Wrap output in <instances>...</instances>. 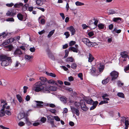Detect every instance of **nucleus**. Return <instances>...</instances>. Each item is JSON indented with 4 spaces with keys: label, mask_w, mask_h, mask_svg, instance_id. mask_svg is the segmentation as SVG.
I'll return each mask as SVG.
<instances>
[{
    "label": "nucleus",
    "mask_w": 129,
    "mask_h": 129,
    "mask_svg": "<svg viewBox=\"0 0 129 129\" xmlns=\"http://www.w3.org/2000/svg\"><path fill=\"white\" fill-rule=\"evenodd\" d=\"M44 83L39 81L35 83L33 86V89L36 92H42L47 93H49V87L47 86L44 87Z\"/></svg>",
    "instance_id": "nucleus-1"
},
{
    "label": "nucleus",
    "mask_w": 129,
    "mask_h": 129,
    "mask_svg": "<svg viewBox=\"0 0 129 129\" xmlns=\"http://www.w3.org/2000/svg\"><path fill=\"white\" fill-rule=\"evenodd\" d=\"M5 108H2L0 110V117H2L5 115V114L8 115H10L11 113L10 111L8 110H6L5 111Z\"/></svg>",
    "instance_id": "nucleus-2"
},
{
    "label": "nucleus",
    "mask_w": 129,
    "mask_h": 129,
    "mask_svg": "<svg viewBox=\"0 0 129 129\" xmlns=\"http://www.w3.org/2000/svg\"><path fill=\"white\" fill-rule=\"evenodd\" d=\"M112 80L113 81L116 79L119 75L118 72L115 71H113L110 73Z\"/></svg>",
    "instance_id": "nucleus-3"
},
{
    "label": "nucleus",
    "mask_w": 129,
    "mask_h": 129,
    "mask_svg": "<svg viewBox=\"0 0 129 129\" xmlns=\"http://www.w3.org/2000/svg\"><path fill=\"white\" fill-rule=\"evenodd\" d=\"M71 112L73 114H76L77 116H79L80 114V112L79 110V108H76L74 107L70 106Z\"/></svg>",
    "instance_id": "nucleus-4"
},
{
    "label": "nucleus",
    "mask_w": 129,
    "mask_h": 129,
    "mask_svg": "<svg viewBox=\"0 0 129 129\" xmlns=\"http://www.w3.org/2000/svg\"><path fill=\"white\" fill-rule=\"evenodd\" d=\"M0 60L2 62L8 60L10 63L12 62V60L10 57H8L4 55H1L0 56Z\"/></svg>",
    "instance_id": "nucleus-5"
},
{
    "label": "nucleus",
    "mask_w": 129,
    "mask_h": 129,
    "mask_svg": "<svg viewBox=\"0 0 129 129\" xmlns=\"http://www.w3.org/2000/svg\"><path fill=\"white\" fill-rule=\"evenodd\" d=\"M47 120L50 122L52 127H56L54 125L53 117L51 115H50L47 117Z\"/></svg>",
    "instance_id": "nucleus-6"
},
{
    "label": "nucleus",
    "mask_w": 129,
    "mask_h": 129,
    "mask_svg": "<svg viewBox=\"0 0 129 129\" xmlns=\"http://www.w3.org/2000/svg\"><path fill=\"white\" fill-rule=\"evenodd\" d=\"M80 103L81 104V106L82 109L84 111H87L88 110V108L85 105L84 101L83 100H81Z\"/></svg>",
    "instance_id": "nucleus-7"
},
{
    "label": "nucleus",
    "mask_w": 129,
    "mask_h": 129,
    "mask_svg": "<svg viewBox=\"0 0 129 129\" xmlns=\"http://www.w3.org/2000/svg\"><path fill=\"white\" fill-rule=\"evenodd\" d=\"M35 102L37 103V104L36 103H34V104H35L36 106H34L33 105V106L34 107H37L38 108H41L43 107V105H42L41 104L43 103V102L42 101H36Z\"/></svg>",
    "instance_id": "nucleus-8"
},
{
    "label": "nucleus",
    "mask_w": 129,
    "mask_h": 129,
    "mask_svg": "<svg viewBox=\"0 0 129 129\" xmlns=\"http://www.w3.org/2000/svg\"><path fill=\"white\" fill-rule=\"evenodd\" d=\"M82 41L88 46H90L92 45V42H90L88 38H84L82 39Z\"/></svg>",
    "instance_id": "nucleus-9"
},
{
    "label": "nucleus",
    "mask_w": 129,
    "mask_h": 129,
    "mask_svg": "<svg viewBox=\"0 0 129 129\" xmlns=\"http://www.w3.org/2000/svg\"><path fill=\"white\" fill-rule=\"evenodd\" d=\"M22 53V52L20 49L17 48L15 51L14 54L15 56H17L21 55Z\"/></svg>",
    "instance_id": "nucleus-10"
},
{
    "label": "nucleus",
    "mask_w": 129,
    "mask_h": 129,
    "mask_svg": "<svg viewBox=\"0 0 129 129\" xmlns=\"http://www.w3.org/2000/svg\"><path fill=\"white\" fill-rule=\"evenodd\" d=\"M75 47H70L69 48V49L70 50L74 52L77 53L79 51L78 49V45H75Z\"/></svg>",
    "instance_id": "nucleus-11"
},
{
    "label": "nucleus",
    "mask_w": 129,
    "mask_h": 129,
    "mask_svg": "<svg viewBox=\"0 0 129 129\" xmlns=\"http://www.w3.org/2000/svg\"><path fill=\"white\" fill-rule=\"evenodd\" d=\"M15 14V11L12 9L9 10L6 13V15L7 16H11Z\"/></svg>",
    "instance_id": "nucleus-12"
},
{
    "label": "nucleus",
    "mask_w": 129,
    "mask_h": 129,
    "mask_svg": "<svg viewBox=\"0 0 129 129\" xmlns=\"http://www.w3.org/2000/svg\"><path fill=\"white\" fill-rule=\"evenodd\" d=\"M67 29L69 30L71 32L72 35H73L75 34L76 30L72 26L68 27Z\"/></svg>",
    "instance_id": "nucleus-13"
},
{
    "label": "nucleus",
    "mask_w": 129,
    "mask_h": 129,
    "mask_svg": "<svg viewBox=\"0 0 129 129\" xmlns=\"http://www.w3.org/2000/svg\"><path fill=\"white\" fill-rule=\"evenodd\" d=\"M122 119L125 121V129H127L129 125V121L126 119V117H122Z\"/></svg>",
    "instance_id": "nucleus-14"
},
{
    "label": "nucleus",
    "mask_w": 129,
    "mask_h": 129,
    "mask_svg": "<svg viewBox=\"0 0 129 129\" xmlns=\"http://www.w3.org/2000/svg\"><path fill=\"white\" fill-rule=\"evenodd\" d=\"M26 16L25 17V19H24V20L23 19V15H22L20 13H18L17 16V18H18V19L20 20L21 21H25L26 20V19L27 18H26L27 17V15L26 14Z\"/></svg>",
    "instance_id": "nucleus-15"
},
{
    "label": "nucleus",
    "mask_w": 129,
    "mask_h": 129,
    "mask_svg": "<svg viewBox=\"0 0 129 129\" xmlns=\"http://www.w3.org/2000/svg\"><path fill=\"white\" fill-rule=\"evenodd\" d=\"M98 66L99 72H102L104 68V64L101 63H99Z\"/></svg>",
    "instance_id": "nucleus-16"
},
{
    "label": "nucleus",
    "mask_w": 129,
    "mask_h": 129,
    "mask_svg": "<svg viewBox=\"0 0 129 129\" xmlns=\"http://www.w3.org/2000/svg\"><path fill=\"white\" fill-rule=\"evenodd\" d=\"M25 59L27 61H30L33 58V57L32 55H25Z\"/></svg>",
    "instance_id": "nucleus-17"
},
{
    "label": "nucleus",
    "mask_w": 129,
    "mask_h": 129,
    "mask_svg": "<svg viewBox=\"0 0 129 129\" xmlns=\"http://www.w3.org/2000/svg\"><path fill=\"white\" fill-rule=\"evenodd\" d=\"M5 50L7 51H11L13 48V46L11 45H8L5 46Z\"/></svg>",
    "instance_id": "nucleus-18"
},
{
    "label": "nucleus",
    "mask_w": 129,
    "mask_h": 129,
    "mask_svg": "<svg viewBox=\"0 0 129 129\" xmlns=\"http://www.w3.org/2000/svg\"><path fill=\"white\" fill-rule=\"evenodd\" d=\"M1 106L3 105L2 108H5V106L7 105L8 104L6 101L3 100H1Z\"/></svg>",
    "instance_id": "nucleus-19"
},
{
    "label": "nucleus",
    "mask_w": 129,
    "mask_h": 129,
    "mask_svg": "<svg viewBox=\"0 0 129 129\" xmlns=\"http://www.w3.org/2000/svg\"><path fill=\"white\" fill-rule=\"evenodd\" d=\"M9 63H10V62H9L8 60H7L2 62L1 64L2 66L5 67L9 65Z\"/></svg>",
    "instance_id": "nucleus-20"
},
{
    "label": "nucleus",
    "mask_w": 129,
    "mask_h": 129,
    "mask_svg": "<svg viewBox=\"0 0 129 129\" xmlns=\"http://www.w3.org/2000/svg\"><path fill=\"white\" fill-rule=\"evenodd\" d=\"M85 101L87 104L91 105L93 103V101L91 98L87 99L85 100Z\"/></svg>",
    "instance_id": "nucleus-21"
},
{
    "label": "nucleus",
    "mask_w": 129,
    "mask_h": 129,
    "mask_svg": "<svg viewBox=\"0 0 129 129\" xmlns=\"http://www.w3.org/2000/svg\"><path fill=\"white\" fill-rule=\"evenodd\" d=\"M88 61L89 62H91L94 60V58L92 55L90 53L89 54Z\"/></svg>",
    "instance_id": "nucleus-22"
},
{
    "label": "nucleus",
    "mask_w": 129,
    "mask_h": 129,
    "mask_svg": "<svg viewBox=\"0 0 129 129\" xmlns=\"http://www.w3.org/2000/svg\"><path fill=\"white\" fill-rule=\"evenodd\" d=\"M98 104V102L97 101L94 102L92 104V106L90 108V110H92L95 108Z\"/></svg>",
    "instance_id": "nucleus-23"
},
{
    "label": "nucleus",
    "mask_w": 129,
    "mask_h": 129,
    "mask_svg": "<svg viewBox=\"0 0 129 129\" xmlns=\"http://www.w3.org/2000/svg\"><path fill=\"white\" fill-rule=\"evenodd\" d=\"M25 116L24 113H21L18 114V118L19 120L24 118Z\"/></svg>",
    "instance_id": "nucleus-24"
},
{
    "label": "nucleus",
    "mask_w": 129,
    "mask_h": 129,
    "mask_svg": "<svg viewBox=\"0 0 129 129\" xmlns=\"http://www.w3.org/2000/svg\"><path fill=\"white\" fill-rule=\"evenodd\" d=\"M40 80H41V82H43L44 83V84H46L45 82L47 81V79L45 77H40Z\"/></svg>",
    "instance_id": "nucleus-25"
},
{
    "label": "nucleus",
    "mask_w": 129,
    "mask_h": 129,
    "mask_svg": "<svg viewBox=\"0 0 129 129\" xmlns=\"http://www.w3.org/2000/svg\"><path fill=\"white\" fill-rule=\"evenodd\" d=\"M10 42V40H7L5 41L1 45V46H4L8 44Z\"/></svg>",
    "instance_id": "nucleus-26"
},
{
    "label": "nucleus",
    "mask_w": 129,
    "mask_h": 129,
    "mask_svg": "<svg viewBox=\"0 0 129 129\" xmlns=\"http://www.w3.org/2000/svg\"><path fill=\"white\" fill-rule=\"evenodd\" d=\"M49 92H50V90H51L52 91H55L56 90L57 88L56 87L54 86H50V87H49Z\"/></svg>",
    "instance_id": "nucleus-27"
},
{
    "label": "nucleus",
    "mask_w": 129,
    "mask_h": 129,
    "mask_svg": "<svg viewBox=\"0 0 129 129\" xmlns=\"http://www.w3.org/2000/svg\"><path fill=\"white\" fill-rule=\"evenodd\" d=\"M121 55L122 58H127L128 57L127 55L124 52H122L121 53Z\"/></svg>",
    "instance_id": "nucleus-28"
},
{
    "label": "nucleus",
    "mask_w": 129,
    "mask_h": 129,
    "mask_svg": "<svg viewBox=\"0 0 129 129\" xmlns=\"http://www.w3.org/2000/svg\"><path fill=\"white\" fill-rule=\"evenodd\" d=\"M74 59L72 57H70L67 58L66 61L67 62H72L74 61Z\"/></svg>",
    "instance_id": "nucleus-29"
},
{
    "label": "nucleus",
    "mask_w": 129,
    "mask_h": 129,
    "mask_svg": "<svg viewBox=\"0 0 129 129\" xmlns=\"http://www.w3.org/2000/svg\"><path fill=\"white\" fill-rule=\"evenodd\" d=\"M121 30L120 29L117 30L116 28H115L112 31V32L114 34L115 33H119L121 32Z\"/></svg>",
    "instance_id": "nucleus-30"
},
{
    "label": "nucleus",
    "mask_w": 129,
    "mask_h": 129,
    "mask_svg": "<svg viewBox=\"0 0 129 129\" xmlns=\"http://www.w3.org/2000/svg\"><path fill=\"white\" fill-rule=\"evenodd\" d=\"M36 3L37 4L41 5L43 4V0H36Z\"/></svg>",
    "instance_id": "nucleus-31"
},
{
    "label": "nucleus",
    "mask_w": 129,
    "mask_h": 129,
    "mask_svg": "<svg viewBox=\"0 0 129 129\" xmlns=\"http://www.w3.org/2000/svg\"><path fill=\"white\" fill-rule=\"evenodd\" d=\"M46 74L48 76H50L53 77H56V75L54 73H49L47 72H46Z\"/></svg>",
    "instance_id": "nucleus-32"
},
{
    "label": "nucleus",
    "mask_w": 129,
    "mask_h": 129,
    "mask_svg": "<svg viewBox=\"0 0 129 129\" xmlns=\"http://www.w3.org/2000/svg\"><path fill=\"white\" fill-rule=\"evenodd\" d=\"M16 97L19 102L21 103L22 102V99L20 95L19 94H17L16 95Z\"/></svg>",
    "instance_id": "nucleus-33"
},
{
    "label": "nucleus",
    "mask_w": 129,
    "mask_h": 129,
    "mask_svg": "<svg viewBox=\"0 0 129 129\" xmlns=\"http://www.w3.org/2000/svg\"><path fill=\"white\" fill-rule=\"evenodd\" d=\"M23 5V3H19L16 4L15 5H14V7L15 8H19L20 7V6H22Z\"/></svg>",
    "instance_id": "nucleus-34"
},
{
    "label": "nucleus",
    "mask_w": 129,
    "mask_h": 129,
    "mask_svg": "<svg viewBox=\"0 0 129 129\" xmlns=\"http://www.w3.org/2000/svg\"><path fill=\"white\" fill-rule=\"evenodd\" d=\"M67 98L64 96H62L60 98V100L62 102L66 103Z\"/></svg>",
    "instance_id": "nucleus-35"
},
{
    "label": "nucleus",
    "mask_w": 129,
    "mask_h": 129,
    "mask_svg": "<svg viewBox=\"0 0 129 129\" xmlns=\"http://www.w3.org/2000/svg\"><path fill=\"white\" fill-rule=\"evenodd\" d=\"M109 81V79L108 78H107L103 80L102 81V83L103 84H106Z\"/></svg>",
    "instance_id": "nucleus-36"
},
{
    "label": "nucleus",
    "mask_w": 129,
    "mask_h": 129,
    "mask_svg": "<svg viewBox=\"0 0 129 129\" xmlns=\"http://www.w3.org/2000/svg\"><path fill=\"white\" fill-rule=\"evenodd\" d=\"M116 11L114 10H110L108 11V13L110 14H112L116 13Z\"/></svg>",
    "instance_id": "nucleus-37"
},
{
    "label": "nucleus",
    "mask_w": 129,
    "mask_h": 129,
    "mask_svg": "<svg viewBox=\"0 0 129 129\" xmlns=\"http://www.w3.org/2000/svg\"><path fill=\"white\" fill-rule=\"evenodd\" d=\"M55 31L54 30H53L50 31L48 35V37L49 38H50L53 34Z\"/></svg>",
    "instance_id": "nucleus-38"
},
{
    "label": "nucleus",
    "mask_w": 129,
    "mask_h": 129,
    "mask_svg": "<svg viewBox=\"0 0 129 129\" xmlns=\"http://www.w3.org/2000/svg\"><path fill=\"white\" fill-rule=\"evenodd\" d=\"M75 4L77 6H81L84 5V4L79 1H77L75 3Z\"/></svg>",
    "instance_id": "nucleus-39"
},
{
    "label": "nucleus",
    "mask_w": 129,
    "mask_h": 129,
    "mask_svg": "<svg viewBox=\"0 0 129 129\" xmlns=\"http://www.w3.org/2000/svg\"><path fill=\"white\" fill-rule=\"evenodd\" d=\"M81 104L80 102V103H79V102H75L74 103L75 106L77 108H79Z\"/></svg>",
    "instance_id": "nucleus-40"
},
{
    "label": "nucleus",
    "mask_w": 129,
    "mask_h": 129,
    "mask_svg": "<svg viewBox=\"0 0 129 129\" xmlns=\"http://www.w3.org/2000/svg\"><path fill=\"white\" fill-rule=\"evenodd\" d=\"M117 95L119 97L122 98H124V96L123 93L122 92L118 93L117 94Z\"/></svg>",
    "instance_id": "nucleus-41"
},
{
    "label": "nucleus",
    "mask_w": 129,
    "mask_h": 129,
    "mask_svg": "<svg viewBox=\"0 0 129 129\" xmlns=\"http://www.w3.org/2000/svg\"><path fill=\"white\" fill-rule=\"evenodd\" d=\"M99 29H103L104 28V25L102 24H99L98 26Z\"/></svg>",
    "instance_id": "nucleus-42"
},
{
    "label": "nucleus",
    "mask_w": 129,
    "mask_h": 129,
    "mask_svg": "<svg viewBox=\"0 0 129 129\" xmlns=\"http://www.w3.org/2000/svg\"><path fill=\"white\" fill-rule=\"evenodd\" d=\"M54 119L57 121H60L59 118L57 116H55L53 117Z\"/></svg>",
    "instance_id": "nucleus-43"
},
{
    "label": "nucleus",
    "mask_w": 129,
    "mask_h": 129,
    "mask_svg": "<svg viewBox=\"0 0 129 129\" xmlns=\"http://www.w3.org/2000/svg\"><path fill=\"white\" fill-rule=\"evenodd\" d=\"M47 106H49L50 107L54 108L55 107V105L53 104H49L48 103L47 104Z\"/></svg>",
    "instance_id": "nucleus-44"
},
{
    "label": "nucleus",
    "mask_w": 129,
    "mask_h": 129,
    "mask_svg": "<svg viewBox=\"0 0 129 129\" xmlns=\"http://www.w3.org/2000/svg\"><path fill=\"white\" fill-rule=\"evenodd\" d=\"M117 84L119 87H121V86L124 85L123 83H122L120 81H118L117 82Z\"/></svg>",
    "instance_id": "nucleus-45"
},
{
    "label": "nucleus",
    "mask_w": 129,
    "mask_h": 129,
    "mask_svg": "<svg viewBox=\"0 0 129 129\" xmlns=\"http://www.w3.org/2000/svg\"><path fill=\"white\" fill-rule=\"evenodd\" d=\"M49 83H55V84L57 85V84L55 83V81L51 79L50 80L47 81V82Z\"/></svg>",
    "instance_id": "nucleus-46"
},
{
    "label": "nucleus",
    "mask_w": 129,
    "mask_h": 129,
    "mask_svg": "<svg viewBox=\"0 0 129 129\" xmlns=\"http://www.w3.org/2000/svg\"><path fill=\"white\" fill-rule=\"evenodd\" d=\"M91 72L93 75H95V74L96 73V69L94 68H92L91 70Z\"/></svg>",
    "instance_id": "nucleus-47"
},
{
    "label": "nucleus",
    "mask_w": 129,
    "mask_h": 129,
    "mask_svg": "<svg viewBox=\"0 0 129 129\" xmlns=\"http://www.w3.org/2000/svg\"><path fill=\"white\" fill-rule=\"evenodd\" d=\"M7 35V34L5 32H3L1 33H0V37L2 36L3 38L5 37V36Z\"/></svg>",
    "instance_id": "nucleus-48"
},
{
    "label": "nucleus",
    "mask_w": 129,
    "mask_h": 129,
    "mask_svg": "<svg viewBox=\"0 0 129 129\" xmlns=\"http://www.w3.org/2000/svg\"><path fill=\"white\" fill-rule=\"evenodd\" d=\"M77 67V65L75 63H73L72 64L71 66V68L73 69H76Z\"/></svg>",
    "instance_id": "nucleus-49"
},
{
    "label": "nucleus",
    "mask_w": 129,
    "mask_h": 129,
    "mask_svg": "<svg viewBox=\"0 0 129 129\" xmlns=\"http://www.w3.org/2000/svg\"><path fill=\"white\" fill-rule=\"evenodd\" d=\"M108 102L105 100H104L103 101H101L100 103V105L102 104H106L108 103Z\"/></svg>",
    "instance_id": "nucleus-50"
},
{
    "label": "nucleus",
    "mask_w": 129,
    "mask_h": 129,
    "mask_svg": "<svg viewBox=\"0 0 129 129\" xmlns=\"http://www.w3.org/2000/svg\"><path fill=\"white\" fill-rule=\"evenodd\" d=\"M14 64L15 67H17L20 64V63L19 61H16L15 62Z\"/></svg>",
    "instance_id": "nucleus-51"
},
{
    "label": "nucleus",
    "mask_w": 129,
    "mask_h": 129,
    "mask_svg": "<svg viewBox=\"0 0 129 129\" xmlns=\"http://www.w3.org/2000/svg\"><path fill=\"white\" fill-rule=\"evenodd\" d=\"M6 21H14V19L13 18H10L7 19Z\"/></svg>",
    "instance_id": "nucleus-52"
},
{
    "label": "nucleus",
    "mask_w": 129,
    "mask_h": 129,
    "mask_svg": "<svg viewBox=\"0 0 129 129\" xmlns=\"http://www.w3.org/2000/svg\"><path fill=\"white\" fill-rule=\"evenodd\" d=\"M43 123L45 122L46 121V119L45 117H42L40 120Z\"/></svg>",
    "instance_id": "nucleus-53"
},
{
    "label": "nucleus",
    "mask_w": 129,
    "mask_h": 129,
    "mask_svg": "<svg viewBox=\"0 0 129 129\" xmlns=\"http://www.w3.org/2000/svg\"><path fill=\"white\" fill-rule=\"evenodd\" d=\"M78 76L80 78V79L81 80H82L83 79V75L82 73H80L78 75Z\"/></svg>",
    "instance_id": "nucleus-54"
},
{
    "label": "nucleus",
    "mask_w": 129,
    "mask_h": 129,
    "mask_svg": "<svg viewBox=\"0 0 129 129\" xmlns=\"http://www.w3.org/2000/svg\"><path fill=\"white\" fill-rule=\"evenodd\" d=\"M65 56L64 57V58L68 56L69 53V51L67 50H65Z\"/></svg>",
    "instance_id": "nucleus-55"
},
{
    "label": "nucleus",
    "mask_w": 129,
    "mask_h": 129,
    "mask_svg": "<svg viewBox=\"0 0 129 129\" xmlns=\"http://www.w3.org/2000/svg\"><path fill=\"white\" fill-rule=\"evenodd\" d=\"M129 70V64H128L126 67L125 68L124 70L125 72L126 73L128 72L126 71H128Z\"/></svg>",
    "instance_id": "nucleus-56"
},
{
    "label": "nucleus",
    "mask_w": 129,
    "mask_h": 129,
    "mask_svg": "<svg viewBox=\"0 0 129 129\" xmlns=\"http://www.w3.org/2000/svg\"><path fill=\"white\" fill-rule=\"evenodd\" d=\"M64 35L66 36V38H67L70 36V34L68 32H66L64 33Z\"/></svg>",
    "instance_id": "nucleus-57"
},
{
    "label": "nucleus",
    "mask_w": 129,
    "mask_h": 129,
    "mask_svg": "<svg viewBox=\"0 0 129 129\" xmlns=\"http://www.w3.org/2000/svg\"><path fill=\"white\" fill-rule=\"evenodd\" d=\"M88 34L89 36L91 37L94 35V33L93 32L90 31L88 33Z\"/></svg>",
    "instance_id": "nucleus-58"
},
{
    "label": "nucleus",
    "mask_w": 129,
    "mask_h": 129,
    "mask_svg": "<svg viewBox=\"0 0 129 129\" xmlns=\"http://www.w3.org/2000/svg\"><path fill=\"white\" fill-rule=\"evenodd\" d=\"M82 27L83 29H87V28L88 27V26L86 24H84L82 25Z\"/></svg>",
    "instance_id": "nucleus-59"
},
{
    "label": "nucleus",
    "mask_w": 129,
    "mask_h": 129,
    "mask_svg": "<svg viewBox=\"0 0 129 129\" xmlns=\"http://www.w3.org/2000/svg\"><path fill=\"white\" fill-rule=\"evenodd\" d=\"M25 123L22 121H20L18 123V125L20 126H22L24 125Z\"/></svg>",
    "instance_id": "nucleus-60"
},
{
    "label": "nucleus",
    "mask_w": 129,
    "mask_h": 129,
    "mask_svg": "<svg viewBox=\"0 0 129 129\" xmlns=\"http://www.w3.org/2000/svg\"><path fill=\"white\" fill-rule=\"evenodd\" d=\"M76 42L74 41H71L69 43V45L70 46H72L75 44Z\"/></svg>",
    "instance_id": "nucleus-61"
},
{
    "label": "nucleus",
    "mask_w": 129,
    "mask_h": 129,
    "mask_svg": "<svg viewBox=\"0 0 129 129\" xmlns=\"http://www.w3.org/2000/svg\"><path fill=\"white\" fill-rule=\"evenodd\" d=\"M29 50L31 52H34L35 51V49L34 47L30 48Z\"/></svg>",
    "instance_id": "nucleus-62"
},
{
    "label": "nucleus",
    "mask_w": 129,
    "mask_h": 129,
    "mask_svg": "<svg viewBox=\"0 0 129 129\" xmlns=\"http://www.w3.org/2000/svg\"><path fill=\"white\" fill-rule=\"evenodd\" d=\"M49 111L53 114H55L56 112V111L55 109H50Z\"/></svg>",
    "instance_id": "nucleus-63"
},
{
    "label": "nucleus",
    "mask_w": 129,
    "mask_h": 129,
    "mask_svg": "<svg viewBox=\"0 0 129 129\" xmlns=\"http://www.w3.org/2000/svg\"><path fill=\"white\" fill-rule=\"evenodd\" d=\"M120 18H114L113 19V21L114 22H116L117 21L120 20Z\"/></svg>",
    "instance_id": "nucleus-64"
}]
</instances>
